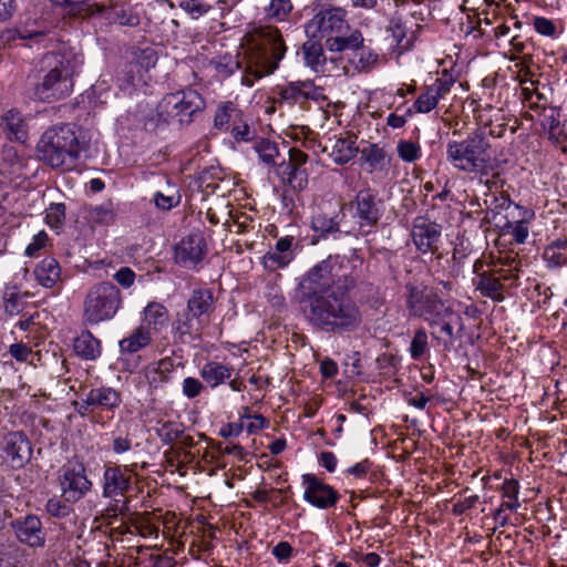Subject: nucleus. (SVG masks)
Here are the masks:
<instances>
[{"label":"nucleus","mask_w":567,"mask_h":567,"mask_svg":"<svg viewBox=\"0 0 567 567\" xmlns=\"http://www.w3.org/2000/svg\"><path fill=\"white\" fill-rule=\"evenodd\" d=\"M82 63V54L64 43L47 52L40 60L42 75L30 90V97L48 103L65 99L73 91V76Z\"/></svg>","instance_id":"f257e3e1"},{"label":"nucleus","mask_w":567,"mask_h":567,"mask_svg":"<svg viewBox=\"0 0 567 567\" xmlns=\"http://www.w3.org/2000/svg\"><path fill=\"white\" fill-rule=\"evenodd\" d=\"M249 49L243 84L252 86L256 80L272 74L285 58L287 47L282 34L274 25H259L249 33Z\"/></svg>","instance_id":"f03ea898"},{"label":"nucleus","mask_w":567,"mask_h":567,"mask_svg":"<svg viewBox=\"0 0 567 567\" xmlns=\"http://www.w3.org/2000/svg\"><path fill=\"white\" fill-rule=\"evenodd\" d=\"M355 284L357 278L349 271L348 266L329 256L301 277L296 293L299 302L307 308L331 292L350 291Z\"/></svg>","instance_id":"7ed1b4c3"},{"label":"nucleus","mask_w":567,"mask_h":567,"mask_svg":"<svg viewBox=\"0 0 567 567\" xmlns=\"http://www.w3.org/2000/svg\"><path fill=\"white\" fill-rule=\"evenodd\" d=\"M348 292H331L305 308L308 321L324 332L342 334L357 331L362 324V312L347 296Z\"/></svg>","instance_id":"20e7f679"},{"label":"nucleus","mask_w":567,"mask_h":567,"mask_svg":"<svg viewBox=\"0 0 567 567\" xmlns=\"http://www.w3.org/2000/svg\"><path fill=\"white\" fill-rule=\"evenodd\" d=\"M205 109V99L192 87L168 93L157 103L155 111L146 116L144 128L157 132L174 121L179 125H189Z\"/></svg>","instance_id":"39448f33"},{"label":"nucleus","mask_w":567,"mask_h":567,"mask_svg":"<svg viewBox=\"0 0 567 567\" xmlns=\"http://www.w3.org/2000/svg\"><path fill=\"white\" fill-rule=\"evenodd\" d=\"M37 153L39 159L52 168H71L80 156V143L69 124L51 126L39 140Z\"/></svg>","instance_id":"423d86ee"},{"label":"nucleus","mask_w":567,"mask_h":567,"mask_svg":"<svg viewBox=\"0 0 567 567\" xmlns=\"http://www.w3.org/2000/svg\"><path fill=\"white\" fill-rule=\"evenodd\" d=\"M489 143L485 133L476 130L462 141L446 144V159L457 171L487 174L491 166Z\"/></svg>","instance_id":"0eeeda50"},{"label":"nucleus","mask_w":567,"mask_h":567,"mask_svg":"<svg viewBox=\"0 0 567 567\" xmlns=\"http://www.w3.org/2000/svg\"><path fill=\"white\" fill-rule=\"evenodd\" d=\"M215 310V298L210 289H195L187 300L186 310L175 322L179 339L199 337L204 326Z\"/></svg>","instance_id":"6e6552de"},{"label":"nucleus","mask_w":567,"mask_h":567,"mask_svg":"<svg viewBox=\"0 0 567 567\" xmlns=\"http://www.w3.org/2000/svg\"><path fill=\"white\" fill-rule=\"evenodd\" d=\"M121 306L120 289L109 281L99 282L86 292L83 302V317L90 324H97L113 319Z\"/></svg>","instance_id":"1a4fd4ad"},{"label":"nucleus","mask_w":567,"mask_h":567,"mask_svg":"<svg viewBox=\"0 0 567 567\" xmlns=\"http://www.w3.org/2000/svg\"><path fill=\"white\" fill-rule=\"evenodd\" d=\"M406 309L412 317L422 318L430 327L439 323L440 313H451V307L445 306L437 292L424 285L406 282Z\"/></svg>","instance_id":"9d476101"},{"label":"nucleus","mask_w":567,"mask_h":567,"mask_svg":"<svg viewBox=\"0 0 567 567\" xmlns=\"http://www.w3.org/2000/svg\"><path fill=\"white\" fill-rule=\"evenodd\" d=\"M346 17L347 12L342 8H322L306 23L305 31L309 38L319 39L344 33L350 30Z\"/></svg>","instance_id":"9b49d317"},{"label":"nucleus","mask_w":567,"mask_h":567,"mask_svg":"<svg viewBox=\"0 0 567 567\" xmlns=\"http://www.w3.org/2000/svg\"><path fill=\"white\" fill-rule=\"evenodd\" d=\"M59 483L63 499L70 504L82 499L92 488L84 464L76 460L61 467Z\"/></svg>","instance_id":"f8f14e48"},{"label":"nucleus","mask_w":567,"mask_h":567,"mask_svg":"<svg viewBox=\"0 0 567 567\" xmlns=\"http://www.w3.org/2000/svg\"><path fill=\"white\" fill-rule=\"evenodd\" d=\"M350 206L354 208L353 218L361 235H369L383 215L382 200L371 188L361 189Z\"/></svg>","instance_id":"ddd939ff"},{"label":"nucleus","mask_w":567,"mask_h":567,"mask_svg":"<svg viewBox=\"0 0 567 567\" xmlns=\"http://www.w3.org/2000/svg\"><path fill=\"white\" fill-rule=\"evenodd\" d=\"M122 403V394L114 388L101 385L92 388L84 398L74 401L73 408L82 417H90L95 412L116 410Z\"/></svg>","instance_id":"4468645a"},{"label":"nucleus","mask_w":567,"mask_h":567,"mask_svg":"<svg viewBox=\"0 0 567 567\" xmlns=\"http://www.w3.org/2000/svg\"><path fill=\"white\" fill-rule=\"evenodd\" d=\"M303 499L320 509L334 507L340 499V494L332 486L324 483L313 474H303Z\"/></svg>","instance_id":"2eb2a0df"},{"label":"nucleus","mask_w":567,"mask_h":567,"mask_svg":"<svg viewBox=\"0 0 567 567\" xmlns=\"http://www.w3.org/2000/svg\"><path fill=\"white\" fill-rule=\"evenodd\" d=\"M442 236V226L426 217H416L412 226V239L416 249L422 252L435 254Z\"/></svg>","instance_id":"dca6fc26"},{"label":"nucleus","mask_w":567,"mask_h":567,"mask_svg":"<svg viewBox=\"0 0 567 567\" xmlns=\"http://www.w3.org/2000/svg\"><path fill=\"white\" fill-rule=\"evenodd\" d=\"M206 249L204 236L199 231L192 233L175 246V260L182 267L194 268L204 259Z\"/></svg>","instance_id":"f3484780"},{"label":"nucleus","mask_w":567,"mask_h":567,"mask_svg":"<svg viewBox=\"0 0 567 567\" xmlns=\"http://www.w3.org/2000/svg\"><path fill=\"white\" fill-rule=\"evenodd\" d=\"M135 466L136 464L125 465L124 467L116 464L105 465L102 478L103 496H123L131 488L132 484L131 476L126 473H134Z\"/></svg>","instance_id":"a211bd4d"},{"label":"nucleus","mask_w":567,"mask_h":567,"mask_svg":"<svg viewBox=\"0 0 567 567\" xmlns=\"http://www.w3.org/2000/svg\"><path fill=\"white\" fill-rule=\"evenodd\" d=\"M0 449L13 468L22 467L32 455L31 443L22 431L7 433L0 443Z\"/></svg>","instance_id":"6ab92c4d"},{"label":"nucleus","mask_w":567,"mask_h":567,"mask_svg":"<svg viewBox=\"0 0 567 567\" xmlns=\"http://www.w3.org/2000/svg\"><path fill=\"white\" fill-rule=\"evenodd\" d=\"M278 95L281 102L289 105L298 104L302 109L308 107V102L319 101L322 95L321 89L317 87L312 81H296L279 87Z\"/></svg>","instance_id":"aec40b11"},{"label":"nucleus","mask_w":567,"mask_h":567,"mask_svg":"<svg viewBox=\"0 0 567 567\" xmlns=\"http://www.w3.org/2000/svg\"><path fill=\"white\" fill-rule=\"evenodd\" d=\"M17 538L30 547H43L45 544V532L42 528L40 518L35 515H28L23 519L12 523Z\"/></svg>","instance_id":"412c9836"},{"label":"nucleus","mask_w":567,"mask_h":567,"mask_svg":"<svg viewBox=\"0 0 567 567\" xmlns=\"http://www.w3.org/2000/svg\"><path fill=\"white\" fill-rule=\"evenodd\" d=\"M440 333L444 334V338H440L433 333V337L437 339L444 347L445 350H450L454 344V341L462 338L464 331V320L462 316L455 312L451 308V313H440L439 323Z\"/></svg>","instance_id":"4be33fe9"},{"label":"nucleus","mask_w":567,"mask_h":567,"mask_svg":"<svg viewBox=\"0 0 567 567\" xmlns=\"http://www.w3.org/2000/svg\"><path fill=\"white\" fill-rule=\"evenodd\" d=\"M329 142L331 145H324L322 147V152L328 153L332 161L338 165H344L349 163L359 153V148L355 146L354 136H340L333 141L329 140Z\"/></svg>","instance_id":"5701e85b"},{"label":"nucleus","mask_w":567,"mask_h":567,"mask_svg":"<svg viewBox=\"0 0 567 567\" xmlns=\"http://www.w3.org/2000/svg\"><path fill=\"white\" fill-rule=\"evenodd\" d=\"M174 370V360L169 357H166L155 363L147 365L144 369L143 374L150 389L157 390L171 381Z\"/></svg>","instance_id":"b1692460"},{"label":"nucleus","mask_w":567,"mask_h":567,"mask_svg":"<svg viewBox=\"0 0 567 567\" xmlns=\"http://www.w3.org/2000/svg\"><path fill=\"white\" fill-rule=\"evenodd\" d=\"M1 127L7 138L12 142L25 143L28 124L20 111L11 109L1 116Z\"/></svg>","instance_id":"393cba45"},{"label":"nucleus","mask_w":567,"mask_h":567,"mask_svg":"<svg viewBox=\"0 0 567 567\" xmlns=\"http://www.w3.org/2000/svg\"><path fill=\"white\" fill-rule=\"evenodd\" d=\"M96 14L103 16L106 20L117 22L121 25L135 27L140 23L138 16L133 14L128 6L114 3L112 0H110L109 4L101 2V6H97Z\"/></svg>","instance_id":"a878e982"},{"label":"nucleus","mask_w":567,"mask_h":567,"mask_svg":"<svg viewBox=\"0 0 567 567\" xmlns=\"http://www.w3.org/2000/svg\"><path fill=\"white\" fill-rule=\"evenodd\" d=\"M347 32L328 37L324 41L326 49L329 52L358 51L362 49L364 39L361 31L354 29L349 34Z\"/></svg>","instance_id":"bb28decb"},{"label":"nucleus","mask_w":567,"mask_h":567,"mask_svg":"<svg viewBox=\"0 0 567 567\" xmlns=\"http://www.w3.org/2000/svg\"><path fill=\"white\" fill-rule=\"evenodd\" d=\"M276 174L282 184L293 192H301L306 189L309 183L307 168L290 167L289 164H285V159L278 164Z\"/></svg>","instance_id":"cd10ccee"},{"label":"nucleus","mask_w":567,"mask_h":567,"mask_svg":"<svg viewBox=\"0 0 567 567\" xmlns=\"http://www.w3.org/2000/svg\"><path fill=\"white\" fill-rule=\"evenodd\" d=\"M503 497L511 499L509 502H503L501 506L494 512V519L499 523L501 526H505L508 523V516L504 514L506 509L516 511L519 507L518 493L519 484L516 480H505L502 486Z\"/></svg>","instance_id":"c85d7f7f"},{"label":"nucleus","mask_w":567,"mask_h":567,"mask_svg":"<svg viewBox=\"0 0 567 567\" xmlns=\"http://www.w3.org/2000/svg\"><path fill=\"white\" fill-rule=\"evenodd\" d=\"M233 367L218 361H208L200 369V377L212 389L224 384L233 375Z\"/></svg>","instance_id":"c756f323"},{"label":"nucleus","mask_w":567,"mask_h":567,"mask_svg":"<svg viewBox=\"0 0 567 567\" xmlns=\"http://www.w3.org/2000/svg\"><path fill=\"white\" fill-rule=\"evenodd\" d=\"M39 285L44 288H53L61 281V267L59 262L51 257L41 260L33 270Z\"/></svg>","instance_id":"7c9ffc66"},{"label":"nucleus","mask_w":567,"mask_h":567,"mask_svg":"<svg viewBox=\"0 0 567 567\" xmlns=\"http://www.w3.org/2000/svg\"><path fill=\"white\" fill-rule=\"evenodd\" d=\"M319 38H309L302 45L303 60L307 66L317 73L326 72L327 58L323 51V44Z\"/></svg>","instance_id":"2f4dec72"},{"label":"nucleus","mask_w":567,"mask_h":567,"mask_svg":"<svg viewBox=\"0 0 567 567\" xmlns=\"http://www.w3.org/2000/svg\"><path fill=\"white\" fill-rule=\"evenodd\" d=\"M73 349L83 360H95L101 355V342L90 331H83L74 339Z\"/></svg>","instance_id":"473e14b6"},{"label":"nucleus","mask_w":567,"mask_h":567,"mask_svg":"<svg viewBox=\"0 0 567 567\" xmlns=\"http://www.w3.org/2000/svg\"><path fill=\"white\" fill-rule=\"evenodd\" d=\"M152 341L150 329L144 326L135 328L130 336L120 341V350L122 353H135L146 348Z\"/></svg>","instance_id":"72a5a7b5"},{"label":"nucleus","mask_w":567,"mask_h":567,"mask_svg":"<svg viewBox=\"0 0 567 567\" xmlns=\"http://www.w3.org/2000/svg\"><path fill=\"white\" fill-rule=\"evenodd\" d=\"M515 207L520 212L519 219L516 221H507L504 229L509 233L517 244H524L528 237V221L534 217V212L525 209L519 205Z\"/></svg>","instance_id":"f704fd0d"},{"label":"nucleus","mask_w":567,"mask_h":567,"mask_svg":"<svg viewBox=\"0 0 567 567\" xmlns=\"http://www.w3.org/2000/svg\"><path fill=\"white\" fill-rule=\"evenodd\" d=\"M344 217L343 213H338L334 216H328L322 212L316 213L311 218V228L321 236L327 237L330 234L340 233L339 216Z\"/></svg>","instance_id":"c9c22d12"},{"label":"nucleus","mask_w":567,"mask_h":567,"mask_svg":"<svg viewBox=\"0 0 567 567\" xmlns=\"http://www.w3.org/2000/svg\"><path fill=\"white\" fill-rule=\"evenodd\" d=\"M360 153L361 158L369 165L371 171H383L390 163L385 150L379 144H369Z\"/></svg>","instance_id":"e433bc0d"},{"label":"nucleus","mask_w":567,"mask_h":567,"mask_svg":"<svg viewBox=\"0 0 567 567\" xmlns=\"http://www.w3.org/2000/svg\"><path fill=\"white\" fill-rule=\"evenodd\" d=\"M252 148L258 154L262 164L277 168V158L280 156V152L276 142L268 138H259L255 141Z\"/></svg>","instance_id":"4c0bfd02"},{"label":"nucleus","mask_w":567,"mask_h":567,"mask_svg":"<svg viewBox=\"0 0 567 567\" xmlns=\"http://www.w3.org/2000/svg\"><path fill=\"white\" fill-rule=\"evenodd\" d=\"M167 309L158 302H150L144 309V321L148 328L155 331L161 330L168 322Z\"/></svg>","instance_id":"58836bf2"},{"label":"nucleus","mask_w":567,"mask_h":567,"mask_svg":"<svg viewBox=\"0 0 567 567\" xmlns=\"http://www.w3.org/2000/svg\"><path fill=\"white\" fill-rule=\"evenodd\" d=\"M167 186L164 190H158L154 194L153 202L156 208L161 210H171L179 205L182 196L176 185L171 184L167 179Z\"/></svg>","instance_id":"ea45409f"},{"label":"nucleus","mask_w":567,"mask_h":567,"mask_svg":"<svg viewBox=\"0 0 567 567\" xmlns=\"http://www.w3.org/2000/svg\"><path fill=\"white\" fill-rule=\"evenodd\" d=\"M476 288L477 290L481 291V293L484 297H488L496 301H502L504 299V296L502 293V282L499 281L498 278H495L493 275L488 272H483L482 275L478 276Z\"/></svg>","instance_id":"a19ab883"},{"label":"nucleus","mask_w":567,"mask_h":567,"mask_svg":"<svg viewBox=\"0 0 567 567\" xmlns=\"http://www.w3.org/2000/svg\"><path fill=\"white\" fill-rule=\"evenodd\" d=\"M241 111L238 110L231 102H226L219 105L214 116V127L218 131H226L229 128V123H236L240 118Z\"/></svg>","instance_id":"79ce46f5"},{"label":"nucleus","mask_w":567,"mask_h":567,"mask_svg":"<svg viewBox=\"0 0 567 567\" xmlns=\"http://www.w3.org/2000/svg\"><path fill=\"white\" fill-rule=\"evenodd\" d=\"M30 296L29 292H19L16 286L7 287L3 292L6 312L10 316L19 315L23 310L27 299Z\"/></svg>","instance_id":"37998d69"},{"label":"nucleus","mask_w":567,"mask_h":567,"mask_svg":"<svg viewBox=\"0 0 567 567\" xmlns=\"http://www.w3.org/2000/svg\"><path fill=\"white\" fill-rule=\"evenodd\" d=\"M53 4L69 8V13L80 14L82 17L95 16L97 6L101 2L90 3V0H51Z\"/></svg>","instance_id":"c03bdc74"},{"label":"nucleus","mask_w":567,"mask_h":567,"mask_svg":"<svg viewBox=\"0 0 567 567\" xmlns=\"http://www.w3.org/2000/svg\"><path fill=\"white\" fill-rule=\"evenodd\" d=\"M293 9L291 0H270L265 8V18L269 21H286Z\"/></svg>","instance_id":"a18cd8bd"},{"label":"nucleus","mask_w":567,"mask_h":567,"mask_svg":"<svg viewBox=\"0 0 567 567\" xmlns=\"http://www.w3.org/2000/svg\"><path fill=\"white\" fill-rule=\"evenodd\" d=\"M183 423L174 421L158 422L157 436L164 445H172L184 434Z\"/></svg>","instance_id":"49530a36"},{"label":"nucleus","mask_w":567,"mask_h":567,"mask_svg":"<svg viewBox=\"0 0 567 567\" xmlns=\"http://www.w3.org/2000/svg\"><path fill=\"white\" fill-rule=\"evenodd\" d=\"M114 216L112 204L106 203L86 208L85 218L94 224L107 225L114 219Z\"/></svg>","instance_id":"de8ad7c7"},{"label":"nucleus","mask_w":567,"mask_h":567,"mask_svg":"<svg viewBox=\"0 0 567 567\" xmlns=\"http://www.w3.org/2000/svg\"><path fill=\"white\" fill-rule=\"evenodd\" d=\"M396 152L399 157L408 163H413L421 156L420 145L412 141H399Z\"/></svg>","instance_id":"09e8293b"},{"label":"nucleus","mask_w":567,"mask_h":567,"mask_svg":"<svg viewBox=\"0 0 567 567\" xmlns=\"http://www.w3.org/2000/svg\"><path fill=\"white\" fill-rule=\"evenodd\" d=\"M45 511L50 516L56 518H65L73 512L70 503L58 497H52L47 502Z\"/></svg>","instance_id":"8fccbe9b"},{"label":"nucleus","mask_w":567,"mask_h":567,"mask_svg":"<svg viewBox=\"0 0 567 567\" xmlns=\"http://www.w3.org/2000/svg\"><path fill=\"white\" fill-rule=\"evenodd\" d=\"M427 350V334L424 329L415 331L410 346L412 359L420 360Z\"/></svg>","instance_id":"3c124183"},{"label":"nucleus","mask_w":567,"mask_h":567,"mask_svg":"<svg viewBox=\"0 0 567 567\" xmlns=\"http://www.w3.org/2000/svg\"><path fill=\"white\" fill-rule=\"evenodd\" d=\"M293 256H286L282 252H279L277 250H270L268 251L264 258L262 262L265 268L275 270L277 268H284L286 267L291 260Z\"/></svg>","instance_id":"603ef678"},{"label":"nucleus","mask_w":567,"mask_h":567,"mask_svg":"<svg viewBox=\"0 0 567 567\" xmlns=\"http://www.w3.org/2000/svg\"><path fill=\"white\" fill-rule=\"evenodd\" d=\"M65 217V205L62 203H53L49 206L45 214V221L52 228H59Z\"/></svg>","instance_id":"864d4df0"},{"label":"nucleus","mask_w":567,"mask_h":567,"mask_svg":"<svg viewBox=\"0 0 567 567\" xmlns=\"http://www.w3.org/2000/svg\"><path fill=\"white\" fill-rule=\"evenodd\" d=\"M230 133L237 142H248L252 141L255 137V130H251L250 126L243 121V115L240 118H237L236 123H233Z\"/></svg>","instance_id":"5fc2aeb1"},{"label":"nucleus","mask_w":567,"mask_h":567,"mask_svg":"<svg viewBox=\"0 0 567 567\" xmlns=\"http://www.w3.org/2000/svg\"><path fill=\"white\" fill-rule=\"evenodd\" d=\"M439 100L430 89L426 87L425 92H423L414 102V109L420 113H427L432 111L437 105Z\"/></svg>","instance_id":"6e6d98bb"},{"label":"nucleus","mask_w":567,"mask_h":567,"mask_svg":"<svg viewBox=\"0 0 567 567\" xmlns=\"http://www.w3.org/2000/svg\"><path fill=\"white\" fill-rule=\"evenodd\" d=\"M388 31L391 32L394 41L400 44L406 35V27L403 18L399 14H394L389 22Z\"/></svg>","instance_id":"4d7b16f0"},{"label":"nucleus","mask_w":567,"mask_h":567,"mask_svg":"<svg viewBox=\"0 0 567 567\" xmlns=\"http://www.w3.org/2000/svg\"><path fill=\"white\" fill-rule=\"evenodd\" d=\"M136 63L144 70H148L153 66H155L158 56L154 49L152 48H145L140 50V52L136 54Z\"/></svg>","instance_id":"13d9d810"},{"label":"nucleus","mask_w":567,"mask_h":567,"mask_svg":"<svg viewBox=\"0 0 567 567\" xmlns=\"http://www.w3.org/2000/svg\"><path fill=\"white\" fill-rule=\"evenodd\" d=\"M543 258L550 268H558L567 264V257L558 250L545 247Z\"/></svg>","instance_id":"bf43d9fd"},{"label":"nucleus","mask_w":567,"mask_h":567,"mask_svg":"<svg viewBox=\"0 0 567 567\" xmlns=\"http://www.w3.org/2000/svg\"><path fill=\"white\" fill-rule=\"evenodd\" d=\"M524 101L527 103L528 107L535 112H540L545 109V96L539 92H530L527 89L523 90Z\"/></svg>","instance_id":"052dcab7"},{"label":"nucleus","mask_w":567,"mask_h":567,"mask_svg":"<svg viewBox=\"0 0 567 567\" xmlns=\"http://www.w3.org/2000/svg\"><path fill=\"white\" fill-rule=\"evenodd\" d=\"M204 390L203 383L196 379L188 377L183 381V394L188 399H194Z\"/></svg>","instance_id":"680f3d73"},{"label":"nucleus","mask_w":567,"mask_h":567,"mask_svg":"<svg viewBox=\"0 0 567 567\" xmlns=\"http://www.w3.org/2000/svg\"><path fill=\"white\" fill-rule=\"evenodd\" d=\"M534 27L535 30L542 35L554 37L556 34V25L549 19L536 17L534 19Z\"/></svg>","instance_id":"e2e57ef3"},{"label":"nucleus","mask_w":567,"mask_h":567,"mask_svg":"<svg viewBox=\"0 0 567 567\" xmlns=\"http://www.w3.org/2000/svg\"><path fill=\"white\" fill-rule=\"evenodd\" d=\"M308 158L309 156L305 152L292 147L289 150V159L287 162L285 161V164H289L290 167L306 168L305 165Z\"/></svg>","instance_id":"0e129e2a"},{"label":"nucleus","mask_w":567,"mask_h":567,"mask_svg":"<svg viewBox=\"0 0 567 567\" xmlns=\"http://www.w3.org/2000/svg\"><path fill=\"white\" fill-rule=\"evenodd\" d=\"M47 240H48V235L45 234V231L38 233L33 237L32 243H30L27 246L25 255L29 257L35 256L37 252L45 246Z\"/></svg>","instance_id":"69168bd1"},{"label":"nucleus","mask_w":567,"mask_h":567,"mask_svg":"<svg viewBox=\"0 0 567 567\" xmlns=\"http://www.w3.org/2000/svg\"><path fill=\"white\" fill-rule=\"evenodd\" d=\"M292 547L288 542H280L272 548V555L284 563H288L292 556Z\"/></svg>","instance_id":"338daca9"},{"label":"nucleus","mask_w":567,"mask_h":567,"mask_svg":"<svg viewBox=\"0 0 567 567\" xmlns=\"http://www.w3.org/2000/svg\"><path fill=\"white\" fill-rule=\"evenodd\" d=\"M114 279L124 288H130L135 280V272L128 267H122L114 275Z\"/></svg>","instance_id":"774afa93"}]
</instances>
